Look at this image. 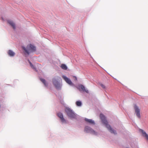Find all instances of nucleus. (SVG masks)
Here are the masks:
<instances>
[{"label":"nucleus","mask_w":148,"mask_h":148,"mask_svg":"<svg viewBox=\"0 0 148 148\" xmlns=\"http://www.w3.org/2000/svg\"><path fill=\"white\" fill-rule=\"evenodd\" d=\"M40 81L44 84V85L46 86H47V84L46 82V81L44 79L41 78L40 79Z\"/></svg>","instance_id":"2eb2a0df"},{"label":"nucleus","mask_w":148,"mask_h":148,"mask_svg":"<svg viewBox=\"0 0 148 148\" xmlns=\"http://www.w3.org/2000/svg\"><path fill=\"white\" fill-rule=\"evenodd\" d=\"M85 131L87 132L90 133L92 134H96V132L93 130L88 126H86L85 127Z\"/></svg>","instance_id":"423d86ee"},{"label":"nucleus","mask_w":148,"mask_h":148,"mask_svg":"<svg viewBox=\"0 0 148 148\" xmlns=\"http://www.w3.org/2000/svg\"><path fill=\"white\" fill-rule=\"evenodd\" d=\"M52 82L53 84L57 89L60 90L61 89V85L56 79H53Z\"/></svg>","instance_id":"20e7f679"},{"label":"nucleus","mask_w":148,"mask_h":148,"mask_svg":"<svg viewBox=\"0 0 148 148\" xmlns=\"http://www.w3.org/2000/svg\"><path fill=\"white\" fill-rule=\"evenodd\" d=\"M76 105L77 106H80L82 105V103L80 101H77L76 103Z\"/></svg>","instance_id":"dca6fc26"},{"label":"nucleus","mask_w":148,"mask_h":148,"mask_svg":"<svg viewBox=\"0 0 148 148\" xmlns=\"http://www.w3.org/2000/svg\"><path fill=\"white\" fill-rule=\"evenodd\" d=\"M65 112L67 116L71 119L76 118L77 115L69 107H66L65 110Z\"/></svg>","instance_id":"f03ea898"},{"label":"nucleus","mask_w":148,"mask_h":148,"mask_svg":"<svg viewBox=\"0 0 148 148\" xmlns=\"http://www.w3.org/2000/svg\"><path fill=\"white\" fill-rule=\"evenodd\" d=\"M141 132L142 133L143 136L148 141V135L142 130H140Z\"/></svg>","instance_id":"1a4fd4ad"},{"label":"nucleus","mask_w":148,"mask_h":148,"mask_svg":"<svg viewBox=\"0 0 148 148\" xmlns=\"http://www.w3.org/2000/svg\"><path fill=\"white\" fill-rule=\"evenodd\" d=\"M8 23L12 26L14 29H15V24L12 21L8 20Z\"/></svg>","instance_id":"9d476101"},{"label":"nucleus","mask_w":148,"mask_h":148,"mask_svg":"<svg viewBox=\"0 0 148 148\" xmlns=\"http://www.w3.org/2000/svg\"><path fill=\"white\" fill-rule=\"evenodd\" d=\"M100 116L102 123L106 125L109 131L112 133L115 134H116V131L113 130L110 125L108 124V122L106 120V118L104 115L102 114H100Z\"/></svg>","instance_id":"f257e3e1"},{"label":"nucleus","mask_w":148,"mask_h":148,"mask_svg":"<svg viewBox=\"0 0 148 148\" xmlns=\"http://www.w3.org/2000/svg\"><path fill=\"white\" fill-rule=\"evenodd\" d=\"M100 85L101 87H102V88L103 89H106V86L103 84L101 83V84H100Z\"/></svg>","instance_id":"f3484780"},{"label":"nucleus","mask_w":148,"mask_h":148,"mask_svg":"<svg viewBox=\"0 0 148 148\" xmlns=\"http://www.w3.org/2000/svg\"><path fill=\"white\" fill-rule=\"evenodd\" d=\"M29 63L30 65L31 66V67L34 69H35V68L34 67V66L33 65H32V63L29 61Z\"/></svg>","instance_id":"a211bd4d"},{"label":"nucleus","mask_w":148,"mask_h":148,"mask_svg":"<svg viewBox=\"0 0 148 148\" xmlns=\"http://www.w3.org/2000/svg\"><path fill=\"white\" fill-rule=\"evenodd\" d=\"M22 48L28 55L30 53L35 51L36 50V47L31 44L28 45L27 48L23 47H22Z\"/></svg>","instance_id":"7ed1b4c3"},{"label":"nucleus","mask_w":148,"mask_h":148,"mask_svg":"<svg viewBox=\"0 0 148 148\" xmlns=\"http://www.w3.org/2000/svg\"><path fill=\"white\" fill-rule=\"evenodd\" d=\"M60 67L62 69L64 70H66L67 69V66L65 64H62L61 65Z\"/></svg>","instance_id":"4468645a"},{"label":"nucleus","mask_w":148,"mask_h":148,"mask_svg":"<svg viewBox=\"0 0 148 148\" xmlns=\"http://www.w3.org/2000/svg\"><path fill=\"white\" fill-rule=\"evenodd\" d=\"M62 78L69 85H72V82L71 80L65 76H63Z\"/></svg>","instance_id":"6e6552de"},{"label":"nucleus","mask_w":148,"mask_h":148,"mask_svg":"<svg viewBox=\"0 0 148 148\" xmlns=\"http://www.w3.org/2000/svg\"><path fill=\"white\" fill-rule=\"evenodd\" d=\"M79 86L81 88V89L83 91L87 93H89V91L87 89H86L85 86H84L83 85H81Z\"/></svg>","instance_id":"f8f14e48"},{"label":"nucleus","mask_w":148,"mask_h":148,"mask_svg":"<svg viewBox=\"0 0 148 148\" xmlns=\"http://www.w3.org/2000/svg\"><path fill=\"white\" fill-rule=\"evenodd\" d=\"M134 108L135 110V113L137 117L139 119L141 118L140 114V109L136 105H135L134 106Z\"/></svg>","instance_id":"39448f33"},{"label":"nucleus","mask_w":148,"mask_h":148,"mask_svg":"<svg viewBox=\"0 0 148 148\" xmlns=\"http://www.w3.org/2000/svg\"><path fill=\"white\" fill-rule=\"evenodd\" d=\"M8 53L9 56H14L15 55L14 52L11 50L8 51Z\"/></svg>","instance_id":"ddd939ff"},{"label":"nucleus","mask_w":148,"mask_h":148,"mask_svg":"<svg viewBox=\"0 0 148 148\" xmlns=\"http://www.w3.org/2000/svg\"><path fill=\"white\" fill-rule=\"evenodd\" d=\"M85 120L86 122L90 124H94L95 123L94 121L92 119L85 118Z\"/></svg>","instance_id":"9b49d317"},{"label":"nucleus","mask_w":148,"mask_h":148,"mask_svg":"<svg viewBox=\"0 0 148 148\" xmlns=\"http://www.w3.org/2000/svg\"><path fill=\"white\" fill-rule=\"evenodd\" d=\"M57 115L59 117L62 122L63 123H66L65 119L64 118L61 112H59L57 114Z\"/></svg>","instance_id":"0eeeda50"}]
</instances>
